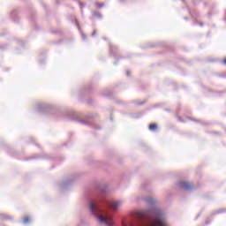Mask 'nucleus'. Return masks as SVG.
Here are the masks:
<instances>
[{
    "instance_id": "obj_1",
    "label": "nucleus",
    "mask_w": 226,
    "mask_h": 226,
    "mask_svg": "<svg viewBox=\"0 0 226 226\" xmlns=\"http://www.w3.org/2000/svg\"><path fill=\"white\" fill-rule=\"evenodd\" d=\"M107 190L109 187L105 184H96L95 186L87 192V207L98 220L99 223L108 226H114L112 217L109 215V209L117 211L123 206L122 200H107Z\"/></svg>"
},
{
    "instance_id": "obj_21",
    "label": "nucleus",
    "mask_w": 226,
    "mask_h": 226,
    "mask_svg": "<svg viewBox=\"0 0 226 226\" xmlns=\"http://www.w3.org/2000/svg\"><path fill=\"white\" fill-rule=\"evenodd\" d=\"M32 158H40V156H34V157H32Z\"/></svg>"
},
{
    "instance_id": "obj_24",
    "label": "nucleus",
    "mask_w": 226,
    "mask_h": 226,
    "mask_svg": "<svg viewBox=\"0 0 226 226\" xmlns=\"http://www.w3.org/2000/svg\"><path fill=\"white\" fill-rule=\"evenodd\" d=\"M78 28L80 29V26H79V25H78Z\"/></svg>"
},
{
    "instance_id": "obj_15",
    "label": "nucleus",
    "mask_w": 226,
    "mask_h": 226,
    "mask_svg": "<svg viewBox=\"0 0 226 226\" xmlns=\"http://www.w3.org/2000/svg\"><path fill=\"white\" fill-rule=\"evenodd\" d=\"M81 38H82V40H86V34H81Z\"/></svg>"
},
{
    "instance_id": "obj_14",
    "label": "nucleus",
    "mask_w": 226,
    "mask_h": 226,
    "mask_svg": "<svg viewBox=\"0 0 226 226\" xmlns=\"http://www.w3.org/2000/svg\"><path fill=\"white\" fill-rule=\"evenodd\" d=\"M92 36L93 37L96 36V30H94V32L92 33Z\"/></svg>"
},
{
    "instance_id": "obj_16",
    "label": "nucleus",
    "mask_w": 226,
    "mask_h": 226,
    "mask_svg": "<svg viewBox=\"0 0 226 226\" xmlns=\"http://www.w3.org/2000/svg\"><path fill=\"white\" fill-rule=\"evenodd\" d=\"M3 218H4L5 220H8V215H3Z\"/></svg>"
},
{
    "instance_id": "obj_3",
    "label": "nucleus",
    "mask_w": 226,
    "mask_h": 226,
    "mask_svg": "<svg viewBox=\"0 0 226 226\" xmlns=\"http://www.w3.org/2000/svg\"><path fill=\"white\" fill-rule=\"evenodd\" d=\"M68 116L72 121H75L76 123H81V124H89V122L82 118H79V115L76 112H73V111L69 112Z\"/></svg>"
},
{
    "instance_id": "obj_18",
    "label": "nucleus",
    "mask_w": 226,
    "mask_h": 226,
    "mask_svg": "<svg viewBox=\"0 0 226 226\" xmlns=\"http://www.w3.org/2000/svg\"><path fill=\"white\" fill-rule=\"evenodd\" d=\"M80 9L82 10V8H84V4H79Z\"/></svg>"
},
{
    "instance_id": "obj_2",
    "label": "nucleus",
    "mask_w": 226,
    "mask_h": 226,
    "mask_svg": "<svg viewBox=\"0 0 226 226\" xmlns=\"http://www.w3.org/2000/svg\"><path fill=\"white\" fill-rule=\"evenodd\" d=\"M145 202L148 204L149 208H144L137 212V216L140 222H147L150 226H168L165 214L159 207H156V200L147 196Z\"/></svg>"
},
{
    "instance_id": "obj_22",
    "label": "nucleus",
    "mask_w": 226,
    "mask_h": 226,
    "mask_svg": "<svg viewBox=\"0 0 226 226\" xmlns=\"http://www.w3.org/2000/svg\"><path fill=\"white\" fill-rule=\"evenodd\" d=\"M185 20H188V18H187V17H185Z\"/></svg>"
},
{
    "instance_id": "obj_20",
    "label": "nucleus",
    "mask_w": 226,
    "mask_h": 226,
    "mask_svg": "<svg viewBox=\"0 0 226 226\" xmlns=\"http://www.w3.org/2000/svg\"><path fill=\"white\" fill-rule=\"evenodd\" d=\"M200 26L202 27V26H204V23L200 22Z\"/></svg>"
},
{
    "instance_id": "obj_12",
    "label": "nucleus",
    "mask_w": 226,
    "mask_h": 226,
    "mask_svg": "<svg viewBox=\"0 0 226 226\" xmlns=\"http://www.w3.org/2000/svg\"><path fill=\"white\" fill-rule=\"evenodd\" d=\"M23 223H29V217H25L24 219H23Z\"/></svg>"
},
{
    "instance_id": "obj_9",
    "label": "nucleus",
    "mask_w": 226,
    "mask_h": 226,
    "mask_svg": "<svg viewBox=\"0 0 226 226\" xmlns=\"http://www.w3.org/2000/svg\"><path fill=\"white\" fill-rule=\"evenodd\" d=\"M97 8H103V6H105V4H98V3H95Z\"/></svg>"
},
{
    "instance_id": "obj_19",
    "label": "nucleus",
    "mask_w": 226,
    "mask_h": 226,
    "mask_svg": "<svg viewBox=\"0 0 226 226\" xmlns=\"http://www.w3.org/2000/svg\"><path fill=\"white\" fill-rule=\"evenodd\" d=\"M109 50H110V52H112V50H114V49H112V46H109Z\"/></svg>"
},
{
    "instance_id": "obj_8",
    "label": "nucleus",
    "mask_w": 226,
    "mask_h": 226,
    "mask_svg": "<svg viewBox=\"0 0 226 226\" xmlns=\"http://www.w3.org/2000/svg\"><path fill=\"white\" fill-rule=\"evenodd\" d=\"M94 17H98V19H102V14L98 11H92Z\"/></svg>"
},
{
    "instance_id": "obj_17",
    "label": "nucleus",
    "mask_w": 226,
    "mask_h": 226,
    "mask_svg": "<svg viewBox=\"0 0 226 226\" xmlns=\"http://www.w3.org/2000/svg\"><path fill=\"white\" fill-rule=\"evenodd\" d=\"M126 75H127V77H130V71L126 72Z\"/></svg>"
},
{
    "instance_id": "obj_26",
    "label": "nucleus",
    "mask_w": 226,
    "mask_h": 226,
    "mask_svg": "<svg viewBox=\"0 0 226 226\" xmlns=\"http://www.w3.org/2000/svg\"><path fill=\"white\" fill-rule=\"evenodd\" d=\"M197 216H198V217L200 216V214H199Z\"/></svg>"
},
{
    "instance_id": "obj_13",
    "label": "nucleus",
    "mask_w": 226,
    "mask_h": 226,
    "mask_svg": "<svg viewBox=\"0 0 226 226\" xmlns=\"http://www.w3.org/2000/svg\"><path fill=\"white\" fill-rule=\"evenodd\" d=\"M94 128H95V130H102V127H100V125H96V124L94 125Z\"/></svg>"
},
{
    "instance_id": "obj_23",
    "label": "nucleus",
    "mask_w": 226,
    "mask_h": 226,
    "mask_svg": "<svg viewBox=\"0 0 226 226\" xmlns=\"http://www.w3.org/2000/svg\"><path fill=\"white\" fill-rule=\"evenodd\" d=\"M209 222H207V221H206V225H207Z\"/></svg>"
},
{
    "instance_id": "obj_4",
    "label": "nucleus",
    "mask_w": 226,
    "mask_h": 226,
    "mask_svg": "<svg viewBox=\"0 0 226 226\" xmlns=\"http://www.w3.org/2000/svg\"><path fill=\"white\" fill-rule=\"evenodd\" d=\"M52 106L46 103H39L37 105V112H42V114H46V112H50Z\"/></svg>"
},
{
    "instance_id": "obj_6",
    "label": "nucleus",
    "mask_w": 226,
    "mask_h": 226,
    "mask_svg": "<svg viewBox=\"0 0 226 226\" xmlns=\"http://www.w3.org/2000/svg\"><path fill=\"white\" fill-rule=\"evenodd\" d=\"M72 183H73V179H69L67 181L63 182L60 186L61 188H66L67 186H69V185H72Z\"/></svg>"
},
{
    "instance_id": "obj_7",
    "label": "nucleus",
    "mask_w": 226,
    "mask_h": 226,
    "mask_svg": "<svg viewBox=\"0 0 226 226\" xmlns=\"http://www.w3.org/2000/svg\"><path fill=\"white\" fill-rule=\"evenodd\" d=\"M148 129L150 130V132H154V130H157L158 129V125L156 124H151L149 126H148Z\"/></svg>"
},
{
    "instance_id": "obj_10",
    "label": "nucleus",
    "mask_w": 226,
    "mask_h": 226,
    "mask_svg": "<svg viewBox=\"0 0 226 226\" xmlns=\"http://www.w3.org/2000/svg\"><path fill=\"white\" fill-rule=\"evenodd\" d=\"M91 117H94L93 114L85 116V119H91Z\"/></svg>"
},
{
    "instance_id": "obj_11",
    "label": "nucleus",
    "mask_w": 226,
    "mask_h": 226,
    "mask_svg": "<svg viewBox=\"0 0 226 226\" xmlns=\"http://www.w3.org/2000/svg\"><path fill=\"white\" fill-rule=\"evenodd\" d=\"M220 213H225V210L224 209H219L215 214V215H220Z\"/></svg>"
},
{
    "instance_id": "obj_25",
    "label": "nucleus",
    "mask_w": 226,
    "mask_h": 226,
    "mask_svg": "<svg viewBox=\"0 0 226 226\" xmlns=\"http://www.w3.org/2000/svg\"><path fill=\"white\" fill-rule=\"evenodd\" d=\"M103 40H107V38L103 37Z\"/></svg>"
},
{
    "instance_id": "obj_5",
    "label": "nucleus",
    "mask_w": 226,
    "mask_h": 226,
    "mask_svg": "<svg viewBox=\"0 0 226 226\" xmlns=\"http://www.w3.org/2000/svg\"><path fill=\"white\" fill-rule=\"evenodd\" d=\"M178 186L181 190H185L186 192H190V190H193V185L186 181L180 182L178 184Z\"/></svg>"
}]
</instances>
